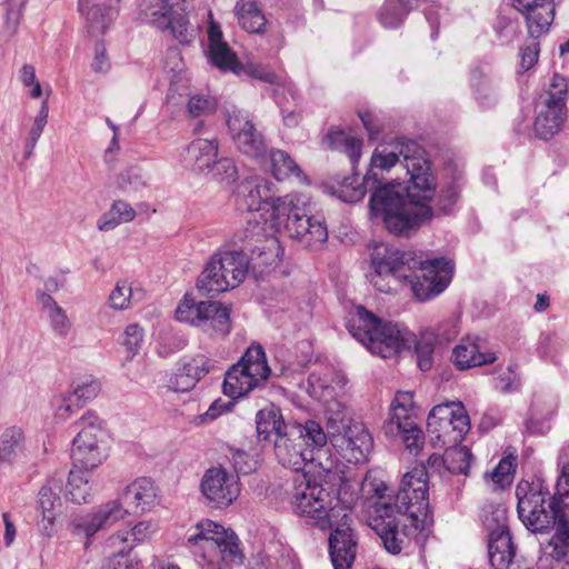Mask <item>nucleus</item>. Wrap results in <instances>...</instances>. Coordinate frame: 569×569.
I'll return each instance as SVG.
<instances>
[{
	"label": "nucleus",
	"instance_id": "nucleus-1",
	"mask_svg": "<svg viewBox=\"0 0 569 569\" xmlns=\"http://www.w3.org/2000/svg\"><path fill=\"white\" fill-rule=\"evenodd\" d=\"M363 489L378 498L372 506L369 525L390 553H400L407 539L417 536L430 522L427 471L423 467H415L403 475L395 497L387 495L388 486L371 475L365 478Z\"/></svg>",
	"mask_w": 569,
	"mask_h": 569
},
{
	"label": "nucleus",
	"instance_id": "nucleus-2",
	"mask_svg": "<svg viewBox=\"0 0 569 569\" xmlns=\"http://www.w3.org/2000/svg\"><path fill=\"white\" fill-rule=\"evenodd\" d=\"M370 283L380 292L391 293L397 287L409 284L419 301H428L442 293L452 280L453 262L441 257L422 259L413 251H401L377 243L370 256Z\"/></svg>",
	"mask_w": 569,
	"mask_h": 569
},
{
	"label": "nucleus",
	"instance_id": "nucleus-3",
	"mask_svg": "<svg viewBox=\"0 0 569 569\" xmlns=\"http://www.w3.org/2000/svg\"><path fill=\"white\" fill-rule=\"evenodd\" d=\"M517 513L521 523L533 533H542L556 526V532L542 549L540 567L549 558L561 561L569 552V522L560 510L556 495L551 496L540 480L520 481L516 487Z\"/></svg>",
	"mask_w": 569,
	"mask_h": 569
},
{
	"label": "nucleus",
	"instance_id": "nucleus-4",
	"mask_svg": "<svg viewBox=\"0 0 569 569\" xmlns=\"http://www.w3.org/2000/svg\"><path fill=\"white\" fill-rule=\"evenodd\" d=\"M156 498L157 489L153 481L147 477L137 478L126 487L118 499L109 500L84 515L74 516L69 529L76 536L90 539L130 513L150 510Z\"/></svg>",
	"mask_w": 569,
	"mask_h": 569
},
{
	"label": "nucleus",
	"instance_id": "nucleus-5",
	"mask_svg": "<svg viewBox=\"0 0 569 569\" xmlns=\"http://www.w3.org/2000/svg\"><path fill=\"white\" fill-rule=\"evenodd\" d=\"M402 158L409 181L415 190L429 191L437 186V177L426 150L412 139L399 137L389 143L378 146L372 152L362 184L385 181L389 172Z\"/></svg>",
	"mask_w": 569,
	"mask_h": 569
},
{
	"label": "nucleus",
	"instance_id": "nucleus-6",
	"mask_svg": "<svg viewBox=\"0 0 569 569\" xmlns=\"http://www.w3.org/2000/svg\"><path fill=\"white\" fill-rule=\"evenodd\" d=\"M433 186L429 191L415 190L397 179L360 184L356 188L348 186L341 189L340 198L345 202H358L367 192L369 196V213H410L411 209L425 210L422 213H432Z\"/></svg>",
	"mask_w": 569,
	"mask_h": 569
},
{
	"label": "nucleus",
	"instance_id": "nucleus-7",
	"mask_svg": "<svg viewBox=\"0 0 569 569\" xmlns=\"http://www.w3.org/2000/svg\"><path fill=\"white\" fill-rule=\"evenodd\" d=\"M347 329L368 350L385 359L409 349L416 341L415 335L406 326L382 321L362 306L349 313Z\"/></svg>",
	"mask_w": 569,
	"mask_h": 569
},
{
	"label": "nucleus",
	"instance_id": "nucleus-8",
	"mask_svg": "<svg viewBox=\"0 0 569 569\" xmlns=\"http://www.w3.org/2000/svg\"><path fill=\"white\" fill-rule=\"evenodd\" d=\"M327 441L337 455L348 463H363L373 448V439L360 422L351 421L340 402H332L326 410Z\"/></svg>",
	"mask_w": 569,
	"mask_h": 569
},
{
	"label": "nucleus",
	"instance_id": "nucleus-9",
	"mask_svg": "<svg viewBox=\"0 0 569 569\" xmlns=\"http://www.w3.org/2000/svg\"><path fill=\"white\" fill-rule=\"evenodd\" d=\"M327 443V435L321 425L315 420L290 426L283 436L273 439V450L278 461L296 472L317 460Z\"/></svg>",
	"mask_w": 569,
	"mask_h": 569
},
{
	"label": "nucleus",
	"instance_id": "nucleus-10",
	"mask_svg": "<svg viewBox=\"0 0 569 569\" xmlns=\"http://www.w3.org/2000/svg\"><path fill=\"white\" fill-rule=\"evenodd\" d=\"M295 483L291 503L295 512L308 523L326 530L332 528L346 512L336 497L305 473L298 476Z\"/></svg>",
	"mask_w": 569,
	"mask_h": 569
},
{
	"label": "nucleus",
	"instance_id": "nucleus-11",
	"mask_svg": "<svg viewBox=\"0 0 569 569\" xmlns=\"http://www.w3.org/2000/svg\"><path fill=\"white\" fill-rule=\"evenodd\" d=\"M188 542L200 547L201 557L210 569L242 563L243 555L234 532L211 520L198 522L194 532L188 536Z\"/></svg>",
	"mask_w": 569,
	"mask_h": 569
},
{
	"label": "nucleus",
	"instance_id": "nucleus-12",
	"mask_svg": "<svg viewBox=\"0 0 569 569\" xmlns=\"http://www.w3.org/2000/svg\"><path fill=\"white\" fill-rule=\"evenodd\" d=\"M78 429L72 441L71 458L74 467L92 470L107 458V422L94 411L88 410L74 422Z\"/></svg>",
	"mask_w": 569,
	"mask_h": 569
},
{
	"label": "nucleus",
	"instance_id": "nucleus-13",
	"mask_svg": "<svg viewBox=\"0 0 569 569\" xmlns=\"http://www.w3.org/2000/svg\"><path fill=\"white\" fill-rule=\"evenodd\" d=\"M249 270V261L242 252L223 251L210 259L197 281L204 296H217L238 287Z\"/></svg>",
	"mask_w": 569,
	"mask_h": 569
},
{
	"label": "nucleus",
	"instance_id": "nucleus-14",
	"mask_svg": "<svg viewBox=\"0 0 569 569\" xmlns=\"http://www.w3.org/2000/svg\"><path fill=\"white\" fill-rule=\"evenodd\" d=\"M270 373L263 348L252 345L227 371L222 385L223 393L232 399L242 397L264 383Z\"/></svg>",
	"mask_w": 569,
	"mask_h": 569
},
{
	"label": "nucleus",
	"instance_id": "nucleus-15",
	"mask_svg": "<svg viewBox=\"0 0 569 569\" xmlns=\"http://www.w3.org/2000/svg\"><path fill=\"white\" fill-rule=\"evenodd\" d=\"M470 430V419L462 402L435 406L427 418V431L435 446L459 445Z\"/></svg>",
	"mask_w": 569,
	"mask_h": 569
},
{
	"label": "nucleus",
	"instance_id": "nucleus-16",
	"mask_svg": "<svg viewBox=\"0 0 569 569\" xmlns=\"http://www.w3.org/2000/svg\"><path fill=\"white\" fill-rule=\"evenodd\" d=\"M139 8L146 22L170 30L181 44L192 42L194 29L190 27L186 0H141Z\"/></svg>",
	"mask_w": 569,
	"mask_h": 569
},
{
	"label": "nucleus",
	"instance_id": "nucleus-17",
	"mask_svg": "<svg viewBox=\"0 0 569 569\" xmlns=\"http://www.w3.org/2000/svg\"><path fill=\"white\" fill-rule=\"evenodd\" d=\"M569 81L560 74H553L548 90L540 96L538 114L535 120V131L542 140H549L557 134L567 117V99Z\"/></svg>",
	"mask_w": 569,
	"mask_h": 569
},
{
	"label": "nucleus",
	"instance_id": "nucleus-18",
	"mask_svg": "<svg viewBox=\"0 0 569 569\" xmlns=\"http://www.w3.org/2000/svg\"><path fill=\"white\" fill-rule=\"evenodd\" d=\"M176 318L179 321L200 327L204 331L227 335L230 331V310L218 301H200L184 297L178 305Z\"/></svg>",
	"mask_w": 569,
	"mask_h": 569
},
{
	"label": "nucleus",
	"instance_id": "nucleus-19",
	"mask_svg": "<svg viewBox=\"0 0 569 569\" xmlns=\"http://www.w3.org/2000/svg\"><path fill=\"white\" fill-rule=\"evenodd\" d=\"M226 122L233 143L242 154L258 161L266 159L268 144L248 112L236 108L227 110Z\"/></svg>",
	"mask_w": 569,
	"mask_h": 569
},
{
	"label": "nucleus",
	"instance_id": "nucleus-20",
	"mask_svg": "<svg viewBox=\"0 0 569 569\" xmlns=\"http://www.w3.org/2000/svg\"><path fill=\"white\" fill-rule=\"evenodd\" d=\"M200 492L210 507L226 508L240 495L239 478L222 467H212L202 476Z\"/></svg>",
	"mask_w": 569,
	"mask_h": 569
},
{
	"label": "nucleus",
	"instance_id": "nucleus-21",
	"mask_svg": "<svg viewBox=\"0 0 569 569\" xmlns=\"http://www.w3.org/2000/svg\"><path fill=\"white\" fill-rule=\"evenodd\" d=\"M496 360V350L486 338L477 335L463 337L451 353V361L459 370L490 365Z\"/></svg>",
	"mask_w": 569,
	"mask_h": 569
},
{
	"label": "nucleus",
	"instance_id": "nucleus-22",
	"mask_svg": "<svg viewBox=\"0 0 569 569\" xmlns=\"http://www.w3.org/2000/svg\"><path fill=\"white\" fill-rule=\"evenodd\" d=\"M248 213H299L311 211V200L306 193H289L283 197H267L261 200L260 189L251 190L246 200Z\"/></svg>",
	"mask_w": 569,
	"mask_h": 569
},
{
	"label": "nucleus",
	"instance_id": "nucleus-23",
	"mask_svg": "<svg viewBox=\"0 0 569 569\" xmlns=\"http://www.w3.org/2000/svg\"><path fill=\"white\" fill-rule=\"evenodd\" d=\"M208 60L222 72L237 74L241 62L236 52L223 40L219 22L213 19L211 11L208 12Z\"/></svg>",
	"mask_w": 569,
	"mask_h": 569
},
{
	"label": "nucleus",
	"instance_id": "nucleus-24",
	"mask_svg": "<svg viewBox=\"0 0 569 569\" xmlns=\"http://www.w3.org/2000/svg\"><path fill=\"white\" fill-rule=\"evenodd\" d=\"M347 521L348 515L343 512L329 538V553L335 569H350L356 558L357 542Z\"/></svg>",
	"mask_w": 569,
	"mask_h": 569
},
{
	"label": "nucleus",
	"instance_id": "nucleus-25",
	"mask_svg": "<svg viewBox=\"0 0 569 569\" xmlns=\"http://www.w3.org/2000/svg\"><path fill=\"white\" fill-rule=\"evenodd\" d=\"M120 0H78V9L86 19L88 33L92 36L102 34L113 22L119 13Z\"/></svg>",
	"mask_w": 569,
	"mask_h": 569
},
{
	"label": "nucleus",
	"instance_id": "nucleus-26",
	"mask_svg": "<svg viewBox=\"0 0 569 569\" xmlns=\"http://www.w3.org/2000/svg\"><path fill=\"white\" fill-rule=\"evenodd\" d=\"M513 8L525 17L531 40H538L548 34L556 14L553 0H530L528 6Z\"/></svg>",
	"mask_w": 569,
	"mask_h": 569
},
{
	"label": "nucleus",
	"instance_id": "nucleus-27",
	"mask_svg": "<svg viewBox=\"0 0 569 569\" xmlns=\"http://www.w3.org/2000/svg\"><path fill=\"white\" fill-rule=\"evenodd\" d=\"M286 228L291 238L310 248L322 244L328 237L322 216H287Z\"/></svg>",
	"mask_w": 569,
	"mask_h": 569
},
{
	"label": "nucleus",
	"instance_id": "nucleus-28",
	"mask_svg": "<svg viewBox=\"0 0 569 569\" xmlns=\"http://www.w3.org/2000/svg\"><path fill=\"white\" fill-rule=\"evenodd\" d=\"M473 99L482 110L496 107L500 99V79L486 68L477 67L470 73Z\"/></svg>",
	"mask_w": 569,
	"mask_h": 569
},
{
	"label": "nucleus",
	"instance_id": "nucleus-29",
	"mask_svg": "<svg viewBox=\"0 0 569 569\" xmlns=\"http://www.w3.org/2000/svg\"><path fill=\"white\" fill-rule=\"evenodd\" d=\"M217 139H194L181 152L180 161L186 169L194 172L209 170L218 156Z\"/></svg>",
	"mask_w": 569,
	"mask_h": 569
},
{
	"label": "nucleus",
	"instance_id": "nucleus-30",
	"mask_svg": "<svg viewBox=\"0 0 569 569\" xmlns=\"http://www.w3.org/2000/svg\"><path fill=\"white\" fill-rule=\"evenodd\" d=\"M61 490V480L50 479L41 487L38 495V506L41 511L42 520L40 523L41 532L51 537L53 526L61 507L59 492Z\"/></svg>",
	"mask_w": 569,
	"mask_h": 569
},
{
	"label": "nucleus",
	"instance_id": "nucleus-31",
	"mask_svg": "<svg viewBox=\"0 0 569 569\" xmlns=\"http://www.w3.org/2000/svg\"><path fill=\"white\" fill-rule=\"evenodd\" d=\"M283 256V249L278 239L271 237L264 239L260 246L251 250L249 267L256 277H262L264 273L273 270L280 263Z\"/></svg>",
	"mask_w": 569,
	"mask_h": 569
},
{
	"label": "nucleus",
	"instance_id": "nucleus-32",
	"mask_svg": "<svg viewBox=\"0 0 569 569\" xmlns=\"http://www.w3.org/2000/svg\"><path fill=\"white\" fill-rule=\"evenodd\" d=\"M489 561L495 569H508L515 557L510 531L505 526L492 530L488 543Z\"/></svg>",
	"mask_w": 569,
	"mask_h": 569
},
{
	"label": "nucleus",
	"instance_id": "nucleus-33",
	"mask_svg": "<svg viewBox=\"0 0 569 569\" xmlns=\"http://www.w3.org/2000/svg\"><path fill=\"white\" fill-rule=\"evenodd\" d=\"M101 385L97 379L86 378L74 386L73 390L67 393L58 408L62 418L69 417L76 409L83 407L93 400L100 392Z\"/></svg>",
	"mask_w": 569,
	"mask_h": 569
},
{
	"label": "nucleus",
	"instance_id": "nucleus-34",
	"mask_svg": "<svg viewBox=\"0 0 569 569\" xmlns=\"http://www.w3.org/2000/svg\"><path fill=\"white\" fill-rule=\"evenodd\" d=\"M37 300L49 320L51 331L59 338H67L72 330V322L67 311L48 293H38Z\"/></svg>",
	"mask_w": 569,
	"mask_h": 569
},
{
	"label": "nucleus",
	"instance_id": "nucleus-35",
	"mask_svg": "<svg viewBox=\"0 0 569 569\" xmlns=\"http://www.w3.org/2000/svg\"><path fill=\"white\" fill-rule=\"evenodd\" d=\"M257 433L260 441H273L283 436L290 426H287L280 410L273 406L261 409L256 416Z\"/></svg>",
	"mask_w": 569,
	"mask_h": 569
},
{
	"label": "nucleus",
	"instance_id": "nucleus-36",
	"mask_svg": "<svg viewBox=\"0 0 569 569\" xmlns=\"http://www.w3.org/2000/svg\"><path fill=\"white\" fill-rule=\"evenodd\" d=\"M390 234L410 238L428 221L429 216H372Z\"/></svg>",
	"mask_w": 569,
	"mask_h": 569
},
{
	"label": "nucleus",
	"instance_id": "nucleus-37",
	"mask_svg": "<svg viewBox=\"0 0 569 569\" xmlns=\"http://www.w3.org/2000/svg\"><path fill=\"white\" fill-rule=\"evenodd\" d=\"M237 76L249 77L276 86V88L272 90L274 99H277V96L280 93V91H288V93L292 98H295L296 90L293 89V87L291 84H284L281 81V77H279L276 72H273L269 67L264 64L254 62H248L246 64L241 63L237 72Z\"/></svg>",
	"mask_w": 569,
	"mask_h": 569
},
{
	"label": "nucleus",
	"instance_id": "nucleus-38",
	"mask_svg": "<svg viewBox=\"0 0 569 569\" xmlns=\"http://www.w3.org/2000/svg\"><path fill=\"white\" fill-rule=\"evenodd\" d=\"M327 139L332 149L346 153L352 168H356L360 157L363 141L360 138L348 134L341 129L331 128L327 133Z\"/></svg>",
	"mask_w": 569,
	"mask_h": 569
},
{
	"label": "nucleus",
	"instance_id": "nucleus-39",
	"mask_svg": "<svg viewBox=\"0 0 569 569\" xmlns=\"http://www.w3.org/2000/svg\"><path fill=\"white\" fill-rule=\"evenodd\" d=\"M415 407L413 395L409 391H399L390 406V417L383 429L387 435L395 433V425L406 420H413L412 410Z\"/></svg>",
	"mask_w": 569,
	"mask_h": 569
},
{
	"label": "nucleus",
	"instance_id": "nucleus-40",
	"mask_svg": "<svg viewBox=\"0 0 569 569\" xmlns=\"http://www.w3.org/2000/svg\"><path fill=\"white\" fill-rule=\"evenodd\" d=\"M24 436L18 428L7 429L0 438V475L10 467L22 450Z\"/></svg>",
	"mask_w": 569,
	"mask_h": 569
},
{
	"label": "nucleus",
	"instance_id": "nucleus-41",
	"mask_svg": "<svg viewBox=\"0 0 569 569\" xmlns=\"http://www.w3.org/2000/svg\"><path fill=\"white\" fill-rule=\"evenodd\" d=\"M272 176L281 181L290 177L305 179L303 172L299 164L291 158V156L280 149L271 150L269 153Z\"/></svg>",
	"mask_w": 569,
	"mask_h": 569
},
{
	"label": "nucleus",
	"instance_id": "nucleus-42",
	"mask_svg": "<svg viewBox=\"0 0 569 569\" xmlns=\"http://www.w3.org/2000/svg\"><path fill=\"white\" fill-rule=\"evenodd\" d=\"M461 180L462 174L457 171L452 180L442 187L437 198H435V193L432 194V200L430 201L432 213H435L436 210L447 213L452 209L460 196Z\"/></svg>",
	"mask_w": 569,
	"mask_h": 569
},
{
	"label": "nucleus",
	"instance_id": "nucleus-43",
	"mask_svg": "<svg viewBox=\"0 0 569 569\" xmlns=\"http://www.w3.org/2000/svg\"><path fill=\"white\" fill-rule=\"evenodd\" d=\"M445 452V470L450 473L467 475L471 465L472 455L466 446H443Z\"/></svg>",
	"mask_w": 569,
	"mask_h": 569
},
{
	"label": "nucleus",
	"instance_id": "nucleus-44",
	"mask_svg": "<svg viewBox=\"0 0 569 569\" xmlns=\"http://www.w3.org/2000/svg\"><path fill=\"white\" fill-rule=\"evenodd\" d=\"M143 295L142 289H133L128 282L119 281L109 296V303L112 309L124 310L130 308L133 301L141 300Z\"/></svg>",
	"mask_w": 569,
	"mask_h": 569
},
{
	"label": "nucleus",
	"instance_id": "nucleus-45",
	"mask_svg": "<svg viewBox=\"0 0 569 569\" xmlns=\"http://www.w3.org/2000/svg\"><path fill=\"white\" fill-rule=\"evenodd\" d=\"M459 320L456 317H450L439 322L436 327H429L423 330V339L432 341L435 345L448 343L453 340L459 333Z\"/></svg>",
	"mask_w": 569,
	"mask_h": 569
},
{
	"label": "nucleus",
	"instance_id": "nucleus-46",
	"mask_svg": "<svg viewBox=\"0 0 569 569\" xmlns=\"http://www.w3.org/2000/svg\"><path fill=\"white\" fill-rule=\"evenodd\" d=\"M67 498L76 503L87 502L91 496L88 477L81 470H71L67 483Z\"/></svg>",
	"mask_w": 569,
	"mask_h": 569
},
{
	"label": "nucleus",
	"instance_id": "nucleus-47",
	"mask_svg": "<svg viewBox=\"0 0 569 569\" xmlns=\"http://www.w3.org/2000/svg\"><path fill=\"white\" fill-rule=\"evenodd\" d=\"M395 432L402 435L405 447L411 455L417 456L420 452L425 443V436L415 420H406L401 423H396Z\"/></svg>",
	"mask_w": 569,
	"mask_h": 569
},
{
	"label": "nucleus",
	"instance_id": "nucleus-48",
	"mask_svg": "<svg viewBox=\"0 0 569 569\" xmlns=\"http://www.w3.org/2000/svg\"><path fill=\"white\" fill-rule=\"evenodd\" d=\"M156 532V526L150 521L137 523L130 531H119L109 538V543L116 547L120 543L127 545L129 541L140 543L151 538Z\"/></svg>",
	"mask_w": 569,
	"mask_h": 569
},
{
	"label": "nucleus",
	"instance_id": "nucleus-49",
	"mask_svg": "<svg viewBox=\"0 0 569 569\" xmlns=\"http://www.w3.org/2000/svg\"><path fill=\"white\" fill-rule=\"evenodd\" d=\"M27 0H7L6 22L2 37L9 41L18 31Z\"/></svg>",
	"mask_w": 569,
	"mask_h": 569
},
{
	"label": "nucleus",
	"instance_id": "nucleus-50",
	"mask_svg": "<svg viewBox=\"0 0 569 569\" xmlns=\"http://www.w3.org/2000/svg\"><path fill=\"white\" fill-rule=\"evenodd\" d=\"M212 366L213 365L208 357L197 355L192 358L186 359L179 369L194 382H198L210 372Z\"/></svg>",
	"mask_w": 569,
	"mask_h": 569
},
{
	"label": "nucleus",
	"instance_id": "nucleus-51",
	"mask_svg": "<svg viewBox=\"0 0 569 569\" xmlns=\"http://www.w3.org/2000/svg\"><path fill=\"white\" fill-rule=\"evenodd\" d=\"M208 171L212 174V177L216 180L220 182H226L227 184H231L236 182L238 179L237 166L233 159L228 157L214 159Z\"/></svg>",
	"mask_w": 569,
	"mask_h": 569
},
{
	"label": "nucleus",
	"instance_id": "nucleus-52",
	"mask_svg": "<svg viewBox=\"0 0 569 569\" xmlns=\"http://www.w3.org/2000/svg\"><path fill=\"white\" fill-rule=\"evenodd\" d=\"M559 466L561 472L557 481V491L555 495L560 510L569 511V461L565 460L563 455L559 457Z\"/></svg>",
	"mask_w": 569,
	"mask_h": 569
},
{
	"label": "nucleus",
	"instance_id": "nucleus-53",
	"mask_svg": "<svg viewBox=\"0 0 569 569\" xmlns=\"http://www.w3.org/2000/svg\"><path fill=\"white\" fill-rule=\"evenodd\" d=\"M143 337V329L137 323H131L124 329L122 345L129 359H132L141 349Z\"/></svg>",
	"mask_w": 569,
	"mask_h": 569
},
{
	"label": "nucleus",
	"instance_id": "nucleus-54",
	"mask_svg": "<svg viewBox=\"0 0 569 569\" xmlns=\"http://www.w3.org/2000/svg\"><path fill=\"white\" fill-rule=\"evenodd\" d=\"M190 116L204 117L213 113L217 109V101L212 97L203 94H194L190 97L188 104Z\"/></svg>",
	"mask_w": 569,
	"mask_h": 569
},
{
	"label": "nucleus",
	"instance_id": "nucleus-55",
	"mask_svg": "<svg viewBox=\"0 0 569 569\" xmlns=\"http://www.w3.org/2000/svg\"><path fill=\"white\" fill-rule=\"evenodd\" d=\"M132 548L133 543L122 547L106 560L102 569H140L139 562L128 555Z\"/></svg>",
	"mask_w": 569,
	"mask_h": 569
},
{
	"label": "nucleus",
	"instance_id": "nucleus-56",
	"mask_svg": "<svg viewBox=\"0 0 569 569\" xmlns=\"http://www.w3.org/2000/svg\"><path fill=\"white\" fill-rule=\"evenodd\" d=\"M513 470V459L507 457L502 458L488 476L497 487L505 488L511 483Z\"/></svg>",
	"mask_w": 569,
	"mask_h": 569
},
{
	"label": "nucleus",
	"instance_id": "nucleus-57",
	"mask_svg": "<svg viewBox=\"0 0 569 569\" xmlns=\"http://www.w3.org/2000/svg\"><path fill=\"white\" fill-rule=\"evenodd\" d=\"M118 186L123 189H139L144 186V176L142 169L138 166L126 168L118 177Z\"/></svg>",
	"mask_w": 569,
	"mask_h": 569
},
{
	"label": "nucleus",
	"instance_id": "nucleus-58",
	"mask_svg": "<svg viewBox=\"0 0 569 569\" xmlns=\"http://www.w3.org/2000/svg\"><path fill=\"white\" fill-rule=\"evenodd\" d=\"M493 28L498 39L503 44L512 42L520 32L518 22L506 17H498Z\"/></svg>",
	"mask_w": 569,
	"mask_h": 569
},
{
	"label": "nucleus",
	"instance_id": "nucleus-59",
	"mask_svg": "<svg viewBox=\"0 0 569 569\" xmlns=\"http://www.w3.org/2000/svg\"><path fill=\"white\" fill-rule=\"evenodd\" d=\"M239 22L246 31L260 33L266 24V19L259 10L254 9L242 12L239 16Z\"/></svg>",
	"mask_w": 569,
	"mask_h": 569
},
{
	"label": "nucleus",
	"instance_id": "nucleus-60",
	"mask_svg": "<svg viewBox=\"0 0 569 569\" xmlns=\"http://www.w3.org/2000/svg\"><path fill=\"white\" fill-rule=\"evenodd\" d=\"M358 116L365 127V129L368 132L369 140H378L380 137V133L383 130V126L379 117L373 113L372 111L365 110L359 111Z\"/></svg>",
	"mask_w": 569,
	"mask_h": 569
},
{
	"label": "nucleus",
	"instance_id": "nucleus-61",
	"mask_svg": "<svg viewBox=\"0 0 569 569\" xmlns=\"http://www.w3.org/2000/svg\"><path fill=\"white\" fill-rule=\"evenodd\" d=\"M433 345L432 341L423 339V333H421V339L416 343L418 366L422 371L429 370L432 366Z\"/></svg>",
	"mask_w": 569,
	"mask_h": 569
},
{
	"label": "nucleus",
	"instance_id": "nucleus-62",
	"mask_svg": "<svg viewBox=\"0 0 569 569\" xmlns=\"http://www.w3.org/2000/svg\"><path fill=\"white\" fill-rule=\"evenodd\" d=\"M540 46L537 40H532L529 44L521 48L520 51V69L522 72L530 70L538 61Z\"/></svg>",
	"mask_w": 569,
	"mask_h": 569
},
{
	"label": "nucleus",
	"instance_id": "nucleus-63",
	"mask_svg": "<svg viewBox=\"0 0 569 569\" xmlns=\"http://www.w3.org/2000/svg\"><path fill=\"white\" fill-rule=\"evenodd\" d=\"M520 386L518 373L509 367L505 372L500 373L496 379V388L501 392L515 391Z\"/></svg>",
	"mask_w": 569,
	"mask_h": 569
},
{
	"label": "nucleus",
	"instance_id": "nucleus-64",
	"mask_svg": "<svg viewBox=\"0 0 569 569\" xmlns=\"http://www.w3.org/2000/svg\"><path fill=\"white\" fill-rule=\"evenodd\" d=\"M233 407L232 401H223L222 399L214 400L208 410L200 416L201 422L212 421L221 416L223 412L229 411Z\"/></svg>",
	"mask_w": 569,
	"mask_h": 569
}]
</instances>
